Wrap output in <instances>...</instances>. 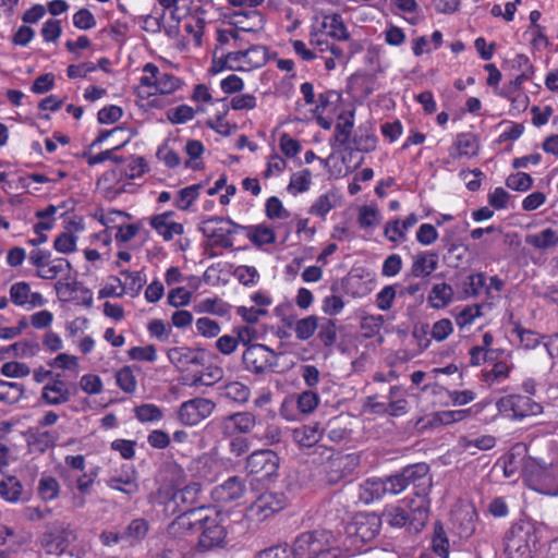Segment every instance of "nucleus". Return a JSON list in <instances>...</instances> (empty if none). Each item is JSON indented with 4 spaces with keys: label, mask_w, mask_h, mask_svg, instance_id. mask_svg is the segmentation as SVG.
I'll list each match as a JSON object with an SVG mask.
<instances>
[{
    "label": "nucleus",
    "mask_w": 558,
    "mask_h": 558,
    "mask_svg": "<svg viewBox=\"0 0 558 558\" xmlns=\"http://www.w3.org/2000/svg\"><path fill=\"white\" fill-rule=\"evenodd\" d=\"M508 402L515 415H535L541 412L539 404L532 402L531 399L525 396H510Z\"/></svg>",
    "instance_id": "obj_35"
},
{
    "label": "nucleus",
    "mask_w": 558,
    "mask_h": 558,
    "mask_svg": "<svg viewBox=\"0 0 558 558\" xmlns=\"http://www.w3.org/2000/svg\"><path fill=\"white\" fill-rule=\"evenodd\" d=\"M245 490L244 480L239 476H231L213 488L211 497L216 502L227 505L242 498Z\"/></svg>",
    "instance_id": "obj_14"
},
{
    "label": "nucleus",
    "mask_w": 558,
    "mask_h": 558,
    "mask_svg": "<svg viewBox=\"0 0 558 558\" xmlns=\"http://www.w3.org/2000/svg\"><path fill=\"white\" fill-rule=\"evenodd\" d=\"M322 28L327 35L338 40L349 39V33L339 14L327 15L324 17Z\"/></svg>",
    "instance_id": "obj_34"
},
{
    "label": "nucleus",
    "mask_w": 558,
    "mask_h": 558,
    "mask_svg": "<svg viewBox=\"0 0 558 558\" xmlns=\"http://www.w3.org/2000/svg\"><path fill=\"white\" fill-rule=\"evenodd\" d=\"M246 470L251 474L268 478L276 474L279 468V457L272 450H256L246 460Z\"/></svg>",
    "instance_id": "obj_11"
},
{
    "label": "nucleus",
    "mask_w": 558,
    "mask_h": 558,
    "mask_svg": "<svg viewBox=\"0 0 558 558\" xmlns=\"http://www.w3.org/2000/svg\"><path fill=\"white\" fill-rule=\"evenodd\" d=\"M524 482L539 494L558 495V464L547 465L538 459L530 458L524 468Z\"/></svg>",
    "instance_id": "obj_5"
},
{
    "label": "nucleus",
    "mask_w": 558,
    "mask_h": 558,
    "mask_svg": "<svg viewBox=\"0 0 558 558\" xmlns=\"http://www.w3.org/2000/svg\"><path fill=\"white\" fill-rule=\"evenodd\" d=\"M74 537V532L68 527L56 529L43 535L41 546L49 555H60Z\"/></svg>",
    "instance_id": "obj_16"
},
{
    "label": "nucleus",
    "mask_w": 558,
    "mask_h": 558,
    "mask_svg": "<svg viewBox=\"0 0 558 558\" xmlns=\"http://www.w3.org/2000/svg\"><path fill=\"white\" fill-rule=\"evenodd\" d=\"M381 480L385 485L386 495H398L408 487L401 472Z\"/></svg>",
    "instance_id": "obj_60"
},
{
    "label": "nucleus",
    "mask_w": 558,
    "mask_h": 558,
    "mask_svg": "<svg viewBox=\"0 0 558 558\" xmlns=\"http://www.w3.org/2000/svg\"><path fill=\"white\" fill-rule=\"evenodd\" d=\"M286 506L284 494L264 492L246 508L245 517L253 523H262L284 509Z\"/></svg>",
    "instance_id": "obj_6"
},
{
    "label": "nucleus",
    "mask_w": 558,
    "mask_h": 558,
    "mask_svg": "<svg viewBox=\"0 0 558 558\" xmlns=\"http://www.w3.org/2000/svg\"><path fill=\"white\" fill-rule=\"evenodd\" d=\"M513 331L524 349H534L541 343V336L537 332L521 327L519 323L514 324Z\"/></svg>",
    "instance_id": "obj_52"
},
{
    "label": "nucleus",
    "mask_w": 558,
    "mask_h": 558,
    "mask_svg": "<svg viewBox=\"0 0 558 558\" xmlns=\"http://www.w3.org/2000/svg\"><path fill=\"white\" fill-rule=\"evenodd\" d=\"M315 452L326 457L325 472L327 473L328 481L331 483H336L343 476L351 474L360 462L359 457L354 453L333 454L331 449L325 447H316Z\"/></svg>",
    "instance_id": "obj_8"
},
{
    "label": "nucleus",
    "mask_w": 558,
    "mask_h": 558,
    "mask_svg": "<svg viewBox=\"0 0 558 558\" xmlns=\"http://www.w3.org/2000/svg\"><path fill=\"white\" fill-rule=\"evenodd\" d=\"M433 551L440 558H449V541L440 524H436L430 543Z\"/></svg>",
    "instance_id": "obj_41"
},
{
    "label": "nucleus",
    "mask_w": 558,
    "mask_h": 558,
    "mask_svg": "<svg viewBox=\"0 0 558 558\" xmlns=\"http://www.w3.org/2000/svg\"><path fill=\"white\" fill-rule=\"evenodd\" d=\"M196 521L199 532L198 544L203 549H211L223 543L227 532L225 518L219 512L196 518Z\"/></svg>",
    "instance_id": "obj_7"
},
{
    "label": "nucleus",
    "mask_w": 558,
    "mask_h": 558,
    "mask_svg": "<svg viewBox=\"0 0 558 558\" xmlns=\"http://www.w3.org/2000/svg\"><path fill=\"white\" fill-rule=\"evenodd\" d=\"M525 243L542 251L556 248L558 246V231L546 228L538 233L527 234Z\"/></svg>",
    "instance_id": "obj_26"
},
{
    "label": "nucleus",
    "mask_w": 558,
    "mask_h": 558,
    "mask_svg": "<svg viewBox=\"0 0 558 558\" xmlns=\"http://www.w3.org/2000/svg\"><path fill=\"white\" fill-rule=\"evenodd\" d=\"M135 416L143 423L156 422L161 420L162 412L157 405L147 403L135 408Z\"/></svg>",
    "instance_id": "obj_53"
},
{
    "label": "nucleus",
    "mask_w": 558,
    "mask_h": 558,
    "mask_svg": "<svg viewBox=\"0 0 558 558\" xmlns=\"http://www.w3.org/2000/svg\"><path fill=\"white\" fill-rule=\"evenodd\" d=\"M189 513H180L168 526V534L179 541L192 542L198 533L197 521Z\"/></svg>",
    "instance_id": "obj_17"
},
{
    "label": "nucleus",
    "mask_w": 558,
    "mask_h": 558,
    "mask_svg": "<svg viewBox=\"0 0 558 558\" xmlns=\"http://www.w3.org/2000/svg\"><path fill=\"white\" fill-rule=\"evenodd\" d=\"M542 539L541 525L530 519H521L506 531L502 545L507 558H533Z\"/></svg>",
    "instance_id": "obj_1"
},
{
    "label": "nucleus",
    "mask_w": 558,
    "mask_h": 558,
    "mask_svg": "<svg viewBox=\"0 0 558 558\" xmlns=\"http://www.w3.org/2000/svg\"><path fill=\"white\" fill-rule=\"evenodd\" d=\"M225 219L222 217H211L203 222V227L199 230L203 232L205 236L213 240L211 245L220 246L223 248H232L233 241L230 235L234 233L232 229H225L222 227L211 228L210 225L214 222H223Z\"/></svg>",
    "instance_id": "obj_19"
},
{
    "label": "nucleus",
    "mask_w": 558,
    "mask_h": 558,
    "mask_svg": "<svg viewBox=\"0 0 558 558\" xmlns=\"http://www.w3.org/2000/svg\"><path fill=\"white\" fill-rule=\"evenodd\" d=\"M76 236L69 232H63L57 236L53 243L56 251L62 254H69L76 250Z\"/></svg>",
    "instance_id": "obj_62"
},
{
    "label": "nucleus",
    "mask_w": 558,
    "mask_h": 558,
    "mask_svg": "<svg viewBox=\"0 0 558 558\" xmlns=\"http://www.w3.org/2000/svg\"><path fill=\"white\" fill-rule=\"evenodd\" d=\"M247 71L253 68H260L267 62V48L260 45H253L244 50Z\"/></svg>",
    "instance_id": "obj_37"
},
{
    "label": "nucleus",
    "mask_w": 558,
    "mask_h": 558,
    "mask_svg": "<svg viewBox=\"0 0 558 558\" xmlns=\"http://www.w3.org/2000/svg\"><path fill=\"white\" fill-rule=\"evenodd\" d=\"M248 328H241L238 332V337L225 335L217 340L216 348L222 354H231L238 348L239 341L244 342V336H248Z\"/></svg>",
    "instance_id": "obj_38"
},
{
    "label": "nucleus",
    "mask_w": 558,
    "mask_h": 558,
    "mask_svg": "<svg viewBox=\"0 0 558 558\" xmlns=\"http://www.w3.org/2000/svg\"><path fill=\"white\" fill-rule=\"evenodd\" d=\"M482 410V407L480 404H474L473 407L464 410H448V411H440L435 413L433 421L435 423H439L442 425H449L456 422L463 421L472 413L477 414Z\"/></svg>",
    "instance_id": "obj_31"
},
{
    "label": "nucleus",
    "mask_w": 558,
    "mask_h": 558,
    "mask_svg": "<svg viewBox=\"0 0 558 558\" xmlns=\"http://www.w3.org/2000/svg\"><path fill=\"white\" fill-rule=\"evenodd\" d=\"M272 351L264 344H252L243 352V363L248 371L264 373L271 367Z\"/></svg>",
    "instance_id": "obj_15"
},
{
    "label": "nucleus",
    "mask_w": 558,
    "mask_h": 558,
    "mask_svg": "<svg viewBox=\"0 0 558 558\" xmlns=\"http://www.w3.org/2000/svg\"><path fill=\"white\" fill-rule=\"evenodd\" d=\"M299 558H341L332 534L327 531L302 533L295 539Z\"/></svg>",
    "instance_id": "obj_3"
},
{
    "label": "nucleus",
    "mask_w": 558,
    "mask_h": 558,
    "mask_svg": "<svg viewBox=\"0 0 558 558\" xmlns=\"http://www.w3.org/2000/svg\"><path fill=\"white\" fill-rule=\"evenodd\" d=\"M31 287L25 281H20L11 286L10 300L17 306H25L28 303Z\"/></svg>",
    "instance_id": "obj_49"
},
{
    "label": "nucleus",
    "mask_w": 558,
    "mask_h": 558,
    "mask_svg": "<svg viewBox=\"0 0 558 558\" xmlns=\"http://www.w3.org/2000/svg\"><path fill=\"white\" fill-rule=\"evenodd\" d=\"M375 413H388L392 416H399L407 413V402L402 399L389 402H375L369 404Z\"/></svg>",
    "instance_id": "obj_43"
},
{
    "label": "nucleus",
    "mask_w": 558,
    "mask_h": 558,
    "mask_svg": "<svg viewBox=\"0 0 558 558\" xmlns=\"http://www.w3.org/2000/svg\"><path fill=\"white\" fill-rule=\"evenodd\" d=\"M70 390L68 386H44L43 398L49 404H60L68 401Z\"/></svg>",
    "instance_id": "obj_45"
},
{
    "label": "nucleus",
    "mask_w": 558,
    "mask_h": 558,
    "mask_svg": "<svg viewBox=\"0 0 558 558\" xmlns=\"http://www.w3.org/2000/svg\"><path fill=\"white\" fill-rule=\"evenodd\" d=\"M533 178L526 172L512 173L506 179L507 187L518 192L529 191L533 186Z\"/></svg>",
    "instance_id": "obj_46"
},
{
    "label": "nucleus",
    "mask_w": 558,
    "mask_h": 558,
    "mask_svg": "<svg viewBox=\"0 0 558 558\" xmlns=\"http://www.w3.org/2000/svg\"><path fill=\"white\" fill-rule=\"evenodd\" d=\"M320 437L322 432L317 425H303L293 430V439L301 448L314 447L315 450Z\"/></svg>",
    "instance_id": "obj_27"
},
{
    "label": "nucleus",
    "mask_w": 558,
    "mask_h": 558,
    "mask_svg": "<svg viewBox=\"0 0 558 558\" xmlns=\"http://www.w3.org/2000/svg\"><path fill=\"white\" fill-rule=\"evenodd\" d=\"M255 426V416L251 413H235L222 418L221 428L227 436L235 433H250Z\"/></svg>",
    "instance_id": "obj_21"
},
{
    "label": "nucleus",
    "mask_w": 558,
    "mask_h": 558,
    "mask_svg": "<svg viewBox=\"0 0 558 558\" xmlns=\"http://www.w3.org/2000/svg\"><path fill=\"white\" fill-rule=\"evenodd\" d=\"M338 120L339 121L335 125L333 137L340 146H344L350 142L354 126V111L340 113Z\"/></svg>",
    "instance_id": "obj_29"
},
{
    "label": "nucleus",
    "mask_w": 558,
    "mask_h": 558,
    "mask_svg": "<svg viewBox=\"0 0 558 558\" xmlns=\"http://www.w3.org/2000/svg\"><path fill=\"white\" fill-rule=\"evenodd\" d=\"M73 25L78 29H90L95 27L96 20L93 13L88 9H80L74 15H73Z\"/></svg>",
    "instance_id": "obj_64"
},
{
    "label": "nucleus",
    "mask_w": 558,
    "mask_h": 558,
    "mask_svg": "<svg viewBox=\"0 0 558 558\" xmlns=\"http://www.w3.org/2000/svg\"><path fill=\"white\" fill-rule=\"evenodd\" d=\"M453 298V290L451 286L442 282L435 284L432 288L430 294H429V302L433 307L435 308H441L447 306Z\"/></svg>",
    "instance_id": "obj_36"
},
{
    "label": "nucleus",
    "mask_w": 558,
    "mask_h": 558,
    "mask_svg": "<svg viewBox=\"0 0 558 558\" xmlns=\"http://www.w3.org/2000/svg\"><path fill=\"white\" fill-rule=\"evenodd\" d=\"M266 216L269 219H287L290 217V213L283 208L278 197L271 196L266 202Z\"/></svg>",
    "instance_id": "obj_61"
},
{
    "label": "nucleus",
    "mask_w": 558,
    "mask_h": 558,
    "mask_svg": "<svg viewBox=\"0 0 558 558\" xmlns=\"http://www.w3.org/2000/svg\"><path fill=\"white\" fill-rule=\"evenodd\" d=\"M438 267V254L434 252H421L414 256L411 266V276L415 278L428 277Z\"/></svg>",
    "instance_id": "obj_23"
},
{
    "label": "nucleus",
    "mask_w": 558,
    "mask_h": 558,
    "mask_svg": "<svg viewBox=\"0 0 558 558\" xmlns=\"http://www.w3.org/2000/svg\"><path fill=\"white\" fill-rule=\"evenodd\" d=\"M418 218L415 214H410L402 222L399 219L390 220L386 223L384 234L391 242L405 240L407 231L416 225Z\"/></svg>",
    "instance_id": "obj_25"
},
{
    "label": "nucleus",
    "mask_w": 558,
    "mask_h": 558,
    "mask_svg": "<svg viewBox=\"0 0 558 558\" xmlns=\"http://www.w3.org/2000/svg\"><path fill=\"white\" fill-rule=\"evenodd\" d=\"M312 183V172L308 169H304L300 172H295L291 175L288 191L293 194L306 192Z\"/></svg>",
    "instance_id": "obj_44"
},
{
    "label": "nucleus",
    "mask_w": 558,
    "mask_h": 558,
    "mask_svg": "<svg viewBox=\"0 0 558 558\" xmlns=\"http://www.w3.org/2000/svg\"><path fill=\"white\" fill-rule=\"evenodd\" d=\"M429 499L413 498L407 496L395 505H388L384 508L381 522H386L392 527H403L407 524L415 531H420L428 520Z\"/></svg>",
    "instance_id": "obj_2"
},
{
    "label": "nucleus",
    "mask_w": 558,
    "mask_h": 558,
    "mask_svg": "<svg viewBox=\"0 0 558 558\" xmlns=\"http://www.w3.org/2000/svg\"><path fill=\"white\" fill-rule=\"evenodd\" d=\"M229 108L228 106H223V111L219 113L216 118V120H208L206 122L207 126L215 130L217 133L229 136L232 133V130H236V124H230L229 122L225 121V116L228 113Z\"/></svg>",
    "instance_id": "obj_55"
},
{
    "label": "nucleus",
    "mask_w": 558,
    "mask_h": 558,
    "mask_svg": "<svg viewBox=\"0 0 558 558\" xmlns=\"http://www.w3.org/2000/svg\"><path fill=\"white\" fill-rule=\"evenodd\" d=\"M257 558H299L295 553V543L293 547L288 545H279L271 548H267L257 555Z\"/></svg>",
    "instance_id": "obj_56"
},
{
    "label": "nucleus",
    "mask_w": 558,
    "mask_h": 558,
    "mask_svg": "<svg viewBox=\"0 0 558 558\" xmlns=\"http://www.w3.org/2000/svg\"><path fill=\"white\" fill-rule=\"evenodd\" d=\"M352 143L356 150L369 153L376 149L377 136L371 125H361L355 132Z\"/></svg>",
    "instance_id": "obj_28"
},
{
    "label": "nucleus",
    "mask_w": 558,
    "mask_h": 558,
    "mask_svg": "<svg viewBox=\"0 0 558 558\" xmlns=\"http://www.w3.org/2000/svg\"><path fill=\"white\" fill-rule=\"evenodd\" d=\"M31 373L29 367L21 362H7L1 366V374L9 378H22Z\"/></svg>",
    "instance_id": "obj_59"
},
{
    "label": "nucleus",
    "mask_w": 558,
    "mask_h": 558,
    "mask_svg": "<svg viewBox=\"0 0 558 558\" xmlns=\"http://www.w3.org/2000/svg\"><path fill=\"white\" fill-rule=\"evenodd\" d=\"M248 19H255L257 20L259 27H262L264 20L260 13L256 10L252 11H239L233 13V21L231 22L232 25H234L238 29L243 32H256L257 28H255L253 25H246V21Z\"/></svg>",
    "instance_id": "obj_39"
},
{
    "label": "nucleus",
    "mask_w": 558,
    "mask_h": 558,
    "mask_svg": "<svg viewBox=\"0 0 558 558\" xmlns=\"http://www.w3.org/2000/svg\"><path fill=\"white\" fill-rule=\"evenodd\" d=\"M460 155L472 156L476 154L477 143L475 136L468 133L459 134L456 142Z\"/></svg>",
    "instance_id": "obj_58"
},
{
    "label": "nucleus",
    "mask_w": 558,
    "mask_h": 558,
    "mask_svg": "<svg viewBox=\"0 0 558 558\" xmlns=\"http://www.w3.org/2000/svg\"><path fill=\"white\" fill-rule=\"evenodd\" d=\"M194 116L195 110L187 105H181L167 111V118L172 124L184 123L192 120Z\"/></svg>",
    "instance_id": "obj_51"
},
{
    "label": "nucleus",
    "mask_w": 558,
    "mask_h": 558,
    "mask_svg": "<svg viewBox=\"0 0 558 558\" xmlns=\"http://www.w3.org/2000/svg\"><path fill=\"white\" fill-rule=\"evenodd\" d=\"M429 466L426 463H416L408 465L401 471L407 486L414 485L413 498L428 499V494L432 488V478L428 476Z\"/></svg>",
    "instance_id": "obj_12"
},
{
    "label": "nucleus",
    "mask_w": 558,
    "mask_h": 558,
    "mask_svg": "<svg viewBox=\"0 0 558 558\" xmlns=\"http://www.w3.org/2000/svg\"><path fill=\"white\" fill-rule=\"evenodd\" d=\"M128 142H129V140L124 141L120 145L114 146L111 149L104 150V151H101V153H99L97 155H88L87 153H84L83 157L87 158V163L89 166H95V165L104 162L106 160H111V161H113L116 163H121L124 160L123 157L113 155V151H116V150L120 149L121 147H123Z\"/></svg>",
    "instance_id": "obj_47"
},
{
    "label": "nucleus",
    "mask_w": 558,
    "mask_h": 558,
    "mask_svg": "<svg viewBox=\"0 0 558 558\" xmlns=\"http://www.w3.org/2000/svg\"><path fill=\"white\" fill-rule=\"evenodd\" d=\"M318 328V318L314 315L299 319L294 324L296 338L300 340L310 339Z\"/></svg>",
    "instance_id": "obj_42"
},
{
    "label": "nucleus",
    "mask_w": 558,
    "mask_h": 558,
    "mask_svg": "<svg viewBox=\"0 0 558 558\" xmlns=\"http://www.w3.org/2000/svg\"><path fill=\"white\" fill-rule=\"evenodd\" d=\"M106 485L114 490L133 495L138 490L136 472L130 465H124L120 473H114L105 480Z\"/></svg>",
    "instance_id": "obj_18"
},
{
    "label": "nucleus",
    "mask_w": 558,
    "mask_h": 558,
    "mask_svg": "<svg viewBox=\"0 0 558 558\" xmlns=\"http://www.w3.org/2000/svg\"><path fill=\"white\" fill-rule=\"evenodd\" d=\"M385 496V485L380 477L367 478L359 486V500L365 505L379 501Z\"/></svg>",
    "instance_id": "obj_22"
},
{
    "label": "nucleus",
    "mask_w": 558,
    "mask_h": 558,
    "mask_svg": "<svg viewBox=\"0 0 558 558\" xmlns=\"http://www.w3.org/2000/svg\"><path fill=\"white\" fill-rule=\"evenodd\" d=\"M181 85L180 78L177 76L162 73L159 71L158 80H157V92L160 94H171L175 92Z\"/></svg>",
    "instance_id": "obj_57"
},
{
    "label": "nucleus",
    "mask_w": 558,
    "mask_h": 558,
    "mask_svg": "<svg viewBox=\"0 0 558 558\" xmlns=\"http://www.w3.org/2000/svg\"><path fill=\"white\" fill-rule=\"evenodd\" d=\"M245 231L250 241L258 247L272 244L276 241L275 231L265 225L248 226Z\"/></svg>",
    "instance_id": "obj_33"
},
{
    "label": "nucleus",
    "mask_w": 558,
    "mask_h": 558,
    "mask_svg": "<svg viewBox=\"0 0 558 558\" xmlns=\"http://www.w3.org/2000/svg\"><path fill=\"white\" fill-rule=\"evenodd\" d=\"M52 265L49 267H45V269L37 270V276L41 279L52 280L58 277L59 274L63 272L65 269L71 270V264L69 260L64 258H57L51 262Z\"/></svg>",
    "instance_id": "obj_48"
},
{
    "label": "nucleus",
    "mask_w": 558,
    "mask_h": 558,
    "mask_svg": "<svg viewBox=\"0 0 558 558\" xmlns=\"http://www.w3.org/2000/svg\"><path fill=\"white\" fill-rule=\"evenodd\" d=\"M58 439V432L44 430L40 427L29 428L26 433V441L33 452L44 453L52 448Z\"/></svg>",
    "instance_id": "obj_20"
},
{
    "label": "nucleus",
    "mask_w": 558,
    "mask_h": 558,
    "mask_svg": "<svg viewBox=\"0 0 558 558\" xmlns=\"http://www.w3.org/2000/svg\"><path fill=\"white\" fill-rule=\"evenodd\" d=\"M201 189V183L192 184L190 186L181 189L178 193L174 206L180 210H187L194 203V201L198 197Z\"/></svg>",
    "instance_id": "obj_40"
},
{
    "label": "nucleus",
    "mask_w": 558,
    "mask_h": 558,
    "mask_svg": "<svg viewBox=\"0 0 558 558\" xmlns=\"http://www.w3.org/2000/svg\"><path fill=\"white\" fill-rule=\"evenodd\" d=\"M530 458H527L526 446L518 442L498 460V464L501 466L506 477L510 478L519 473L524 477V468Z\"/></svg>",
    "instance_id": "obj_13"
},
{
    "label": "nucleus",
    "mask_w": 558,
    "mask_h": 558,
    "mask_svg": "<svg viewBox=\"0 0 558 558\" xmlns=\"http://www.w3.org/2000/svg\"><path fill=\"white\" fill-rule=\"evenodd\" d=\"M168 357L174 364L197 363L196 356L189 348H172L168 351Z\"/></svg>",
    "instance_id": "obj_63"
},
{
    "label": "nucleus",
    "mask_w": 558,
    "mask_h": 558,
    "mask_svg": "<svg viewBox=\"0 0 558 558\" xmlns=\"http://www.w3.org/2000/svg\"><path fill=\"white\" fill-rule=\"evenodd\" d=\"M60 484L58 480L47 473H43L37 484V494L43 501L56 500L60 495Z\"/></svg>",
    "instance_id": "obj_30"
},
{
    "label": "nucleus",
    "mask_w": 558,
    "mask_h": 558,
    "mask_svg": "<svg viewBox=\"0 0 558 558\" xmlns=\"http://www.w3.org/2000/svg\"><path fill=\"white\" fill-rule=\"evenodd\" d=\"M148 532V522L145 519H134L128 525L123 537L132 541L143 539Z\"/></svg>",
    "instance_id": "obj_50"
},
{
    "label": "nucleus",
    "mask_w": 558,
    "mask_h": 558,
    "mask_svg": "<svg viewBox=\"0 0 558 558\" xmlns=\"http://www.w3.org/2000/svg\"><path fill=\"white\" fill-rule=\"evenodd\" d=\"M381 519L374 513H359L353 521L345 526V533L350 547V555L366 551L364 546L373 541L380 532Z\"/></svg>",
    "instance_id": "obj_4"
},
{
    "label": "nucleus",
    "mask_w": 558,
    "mask_h": 558,
    "mask_svg": "<svg viewBox=\"0 0 558 558\" xmlns=\"http://www.w3.org/2000/svg\"><path fill=\"white\" fill-rule=\"evenodd\" d=\"M201 490L202 488L198 483H191L174 492L166 504V510L171 511L172 513L180 512L195 515V509L198 505Z\"/></svg>",
    "instance_id": "obj_9"
},
{
    "label": "nucleus",
    "mask_w": 558,
    "mask_h": 558,
    "mask_svg": "<svg viewBox=\"0 0 558 558\" xmlns=\"http://www.w3.org/2000/svg\"><path fill=\"white\" fill-rule=\"evenodd\" d=\"M149 225L165 241H171L175 234L180 235L184 231L183 225L169 222L156 216L150 217Z\"/></svg>",
    "instance_id": "obj_32"
},
{
    "label": "nucleus",
    "mask_w": 558,
    "mask_h": 558,
    "mask_svg": "<svg viewBox=\"0 0 558 558\" xmlns=\"http://www.w3.org/2000/svg\"><path fill=\"white\" fill-rule=\"evenodd\" d=\"M0 497L10 504L29 500V497L24 494L22 483L14 476L5 477L0 482Z\"/></svg>",
    "instance_id": "obj_24"
},
{
    "label": "nucleus",
    "mask_w": 558,
    "mask_h": 558,
    "mask_svg": "<svg viewBox=\"0 0 558 558\" xmlns=\"http://www.w3.org/2000/svg\"><path fill=\"white\" fill-rule=\"evenodd\" d=\"M215 409L209 399L195 398L183 402L178 411L179 421L186 426H195L208 417Z\"/></svg>",
    "instance_id": "obj_10"
},
{
    "label": "nucleus",
    "mask_w": 558,
    "mask_h": 558,
    "mask_svg": "<svg viewBox=\"0 0 558 558\" xmlns=\"http://www.w3.org/2000/svg\"><path fill=\"white\" fill-rule=\"evenodd\" d=\"M486 289V276L483 272L473 274L466 277L464 282V292L470 296L480 295L483 289Z\"/></svg>",
    "instance_id": "obj_54"
}]
</instances>
